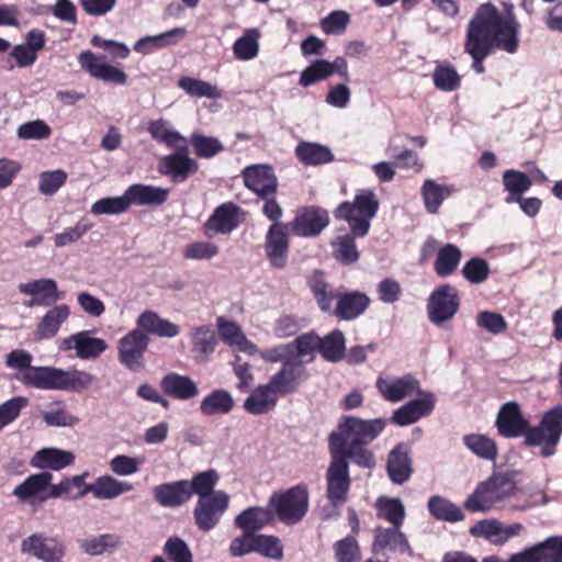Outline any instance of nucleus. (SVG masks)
Wrapping results in <instances>:
<instances>
[{"label": "nucleus", "mask_w": 562, "mask_h": 562, "mask_svg": "<svg viewBox=\"0 0 562 562\" xmlns=\"http://www.w3.org/2000/svg\"><path fill=\"white\" fill-rule=\"evenodd\" d=\"M517 23L510 15L501 14L490 4H482L470 21L464 50L473 59L477 74L484 71L483 60L494 47L515 53L517 49Z\"/></svg>", "instance_id": "obj_1"}, {"label": "nucleus", "mask_w": 562, "mask_h": 562, "mask_svg": "<svg viewBox=\"0 0 562 562\" xmlns=\"http://www.w3.org/2000/svg\"><path fill=\"white\" fill-rule=\"evenodd\" d=\"M517 492L514 472L493 473L467 497L463 507L471 513H488L501 508L502 504L516 496Z\"/></svg>", "instance_id": "obj_2"}, {"label": "nucleus", "mask_w": 562, "mask_h": 562, "mask_svg": "<svg viewBox=\"0 0 562 562\" xmlns=\"http://www.w3.org/2000/svg\"><path fill=\"white\" fill-rule=\"evenodd\" d=\"M379 200L372 190H360L352 202L341 203L336 215L347 221L355 237H363L370 229V221L376 215Z\"/></svg>", "instance_id": "obj_3"}, {"label": "nucleus", "mask_w": 562, "mask_h": 562, "mask_svg": "<svg viewBox=\"0 0 562 562\" xmlns=\"http://www.w3.org/2000/svg\"><path fill=\"white\" fill-rule=\"evenodd\" d=\"M528 446H540V454L544 458L555 453V447L562 435V406L558 405L547 412L540 424L527 428L524 434Z\"/></svg>", "instance_id": "obj_4"}, {"label": "nucleus", "mask_w": 562, "mask_h": 562, "mask_svg": "<svg viewBox=\"0 0 562 562\" xmlns=\"http://www.w3.org/2000/svg\"><path fill=\"white\" fill-rule=\"evenodd\" d=\"M384 426L382 419L363 420L347 416L340 422L338 431L329 436V449L333 441L340 443V453L347 445H367L379 436Z\"/></svg>", "instance_id": "obj_5"}, {"label": "nucleus", "mask_w": 562, "mask_h": 562, "mask_svg": "<svg viewBox=\"0 0 562 562\" xmlns=\"http://www.w3.org/2000/svg\"><path fill=\"white\" fill-rule=\"evenodd\" d=\"M273 516L286 525L297 524L308 509L307 488L302 485L291 487L281 493H274L269 499Z\"/></svg>", "instance_id": "obj_6"}, {"label": "nucleus", "mask_w": 562, "mask_h": 562, "mask_svg": "<svg viewBox=\"0 0 562 562\" xmlns=\"http://www.w3.org/2000/svg\"><path fill=\"white\" fill-rule=\"evenodd\" d=\"M340 443L333 441L330 464L326 472V494L334 507L342 506L347 502L350 488L349 464L340 453Z\"/></svg>", "instance_id": "obj_7"}, {"label": "nucleus", "mask_w": 562, "mask_h": 562, "mask_svg": "<svg viewBox=\"0 0 562 562\" xmlns=\"http://www.w3.org/2000/svg\"><path fill=\"white\" fill-rule=\"evenodd\" d=\"M459 297L450 284L440 285L429 296L427 302V315L436 326H442L453 318L459 310Z\"/></svg>", "instance_id": "obj_8"}, {"label": "nucleus", "mask_w": 562, "mask_h": 562, "mask_svg": "<svg viewBox=\"0 0 562 562\" xmlns=\"http://www.w3.org/2000/svg\"><path fill=\"white\" fill-rule=\"evenodd\" d=\"M229 504V495L224 491H217L211 497L199 498L193 517L200 530L209 531L221 520Z\"/></svg>", "instance_id": "obj_9"}, {"label": "nucleus", "mask_w": 562, "mask_h": 562, "mask_svg": "<svg viewBox=\"0 0 562 562\" xmlns=\"http://www.w3.org/2000/svg\"><path fill=\"white\" fill-rule=\"evenodd\" d=\"M149 337L140 329H132L125 334L117 344L120 362L130 370H137L144 366L145 352L149 345Z\"/></svg>", "instance_id": "obj_10"}, {"label": "nucleus", "mask_w": 562, "mask_h": 562, "mask_svg": "<svg viewBox=\"0 0 562 562\" xmlns=\"http://www.w3.org/2000/svg\"><path fill=\"white\" fill-rule=\"evenodd\" d=\"M58 349L60 351L74 350L76 357L81 360H94L108 349V344L102 338L93 337L90 330H80L61 338Z\"/></svg>", "instance_id": "obj_11"}, {"label": "nucleus", "mask_w": 562, "mask_h": 562, "mask_svg": "<svg viewBox=\"0 0 562 562\" xmlns=\"http://www.w3.org/2000/svg\"><path fill=\"white\" fill-rule=\"evenodd\" d=\"M507 562H562V536L549 537L513 554Z\"/></svg>", "instance_id": "obj_12"}, {"label": "nucleus", "mask_w": 562, "mask_h": 562, "mask_svg": "<svg viewBox=\"0 0 562 562\" xmlns=\"http://www.w3.org/2000/svg\"><path fill=\"white\" fill-rule=\"evenodd\" d=\"M79 64L97 79L116 85H125L127 81V75L123 70L108 64L104 56H98L90 50L79 55Z\"/></svg>", "instance_id": "obj_13"}, {"label": "nucleus", "mask_w": 562, "mask_h": 562, "mask_svg": "<svg viewBox=\"0 0 562 562\" xmlns=\"http://www.w3.org/2000/svg\"><path fill=\"white\" fill-rule=\"evenodd\" d=\"M529 422L524 417L517 402H507L502 405L496 416V428L505 438H517L524 435Z\"/></svg>", "instance_id": "obj_14"}, {"label": "nucleus", "mask_w": 562, "mask_h": 562, "mask_svg": "<svg viewBox=\"0 0 562 562\" xmlns=\"http://www.w3.org/2000/svg\"><path fill=\"white\" fill-rule=\"evenodd\" d=\"M69 317L70 307L67 304L52 306L38 318L33 331L34 339L43 341L55 338Z\"/></svg>", "instance_id": "obj_15"}, {"label": "nucleus", "mask_w": 562, "mask_h": 562, "mask_svg": "<svg viewBox=\"0 0 562 562\" xmlns=\"http://www.w3.org/2000/svg\"><path fill=\"white\" fill-rule=\"evenodd\" d=\"M243 178L246 188L255 192L259 198H266L267 194H276L278 189V179L268 165H254L246 167L243 171Z\"/></svg>", "instance_id": "obj_16"}, {"label": "nucleus", "mask_w": 562, "mask_h": 562, "mask_svg": "<svg viewBox=\"0 0 562 562\" xmlns=\"http://www.w3.org/2000/svg\"><path fill=\"white\" fill-rule=\"evenodd\" d=\"M305 376L306 371L302 362L288 361L270 378L268 383L278 396L286 395L295 392Z\"/></svg>", "instance_id": "obj_17"}, {"label": "nucleus", "mask_w": 562, "mask_h": 562, "mask_svg": "<svg viewBox=\"0 0 562 562\" xmlns=\"http://www.w3.org/2000/svg\"><path fill=\"white\" fill-rule=\"evenodd\" d=\"M19 291L25 295L34 296L27 306H46L59 301L61 294L58 291L57 282L54 279H37L19 284Z\"/></svg>", "instance_id": "obj_18"}, {"label": "nucleus", "mask_w": 562, "mask_h": 562, "mask_svg": "<svg viewBox=\"0 0 562 562\" xmlns=\"http://www.w3.org/2000/svg\"><path fill=\"white\" fill-rule=\"evenodd\" d=\"M422 397L413 400L394 411L392 420L398 426H407L416 423L422 417L428 416L435 407L432 393L422 392Z\"/></svg>", "instance_id": "obj_19"}, {"label": "nucleus", "mask_w": 562, "mask_h": 562, "mask_svg": "<svg viewBox=\"0 0 562 562\" xmlns=\"http://www.w3.org/2000/svg\"><path fill=\"white\" fill-rule=\"evenodd\" d=\"M289 240L285 228L280 223L270 226L266 235V252L270 263L282 269L288 262Z\"/></svg>", "instance_id": "obj_20"}, {"label": "nucleus", "mask_w": 562, "mask_h": 562, "mask_svg": "<svg viewBox=\"0 0 562 562\" xmlns=\"http://www.w3.org/2000/svg\"><path fill=\"white\" fill-rule=\"evenodd\" d=\"M376 387L383 397L390 402H400L414 393L422 394L418 381L409 374L395 379L379 378Z\"/></svg>", "instance_id": "obj_21"}, {"label": "nucleus", "mask_w": 562, "mask_h": 562, "mask_svg": "<svg viewBox=\"0 0 562 562\" xmlns=\"http://www.w3.org/2000/svg\"><path fill=\"white\" fill-rule=\"evenodd\" d=\"M370 297L359 291L338 293L333 315L344 321H352L364 313L370 305Z\"/></svg>", "instance_id": "obj_22"}, {"label": "nucleus", "mask_w": 562, "mask_h": 562, "mask_svg": "<svg viewBox=\"0 0 562 562\" xmlns=\"http://www.w3.org/2000/svg\"><path fill=\"white\" fill-rule=\"evenodd\" d=\"M75 462V454L69 450L55 447L42 448L31 459L30 464L40 470L60 471Z\"/></svg>", "instance_id": "obj_23"}, {"label": "nucleus", "mask_w": 562, "mask_h": 562, "mask_svg": "<svg viewBox=\"0 0 562 562\" xmlns=\"http://www.w3.org/2000/svg\"><path fill=\"white\" fill-rule=\"evenodd\" d=\"M138 326L146 335H155L161 338H175L179 335L180 328L177 324L162 318L154 311H144L136 319Z\"/></svg>", "instance_id": "obj_24"}, {"label": "nucleus", "mask_w": 562, "mask_h": 562, "mask_svg": "<svg viewBox=\"0 0 562 562\" xmlns=\"http://www.w3.org/2000/svg\"><path fill=\"white\" fill-rule=\"evenodd\" d=\"M239 209L232 203L218 206L205 223V234L213 236L215 234H228L238 225Z\"/></svg>", "instance_id": "obj_25"}, {"label": "nucleus", "mask_w": 562, "mask_h": 562, "mask_svg": "<svg viewBox=\"0 0 562 562\" xmlns=\"http://www.w3.org/2000/svg\"><path fill=\"white\" fill-rule=\"evenodd\" d=\"M21 552L30 554L38 560L47 561L60 559L64 553L61 544H50V541L41 533H33L25 538L21 543Z\"/></svg>", "instance_id": "obj_26"}, {"label": "nucleus", "mask_w": 562, "mask_h": 562, "mask_svg": "<svg viewBox=\"0 0 562 562\" xmlns=\"http://www.w3.org/2000/svg\"><path fill=\"white\" fill-rule=\"evenodd\" d=\"M157 503L164 507H178L190 499V484L187 480L164 483L154 488Z\"/></svg>", "instance_id": "obj_27"}, {"label": "nucleus", "mask_w": 562, "mask_h": 562, "mask_svg": "<svg viewBox=\"0 0 562 562\" xmlns=\"http://www.w3.org/2000/svg\"><path fill=\"white\" fill-rule=\"evenodd\" d=\"M52 480L53 474L48 471L32 474L14 487L13 495L22 502L33 498L43 502L42 497L48 492Z\"/></svg>", "instance_id": "obj_28"}, {"label": "nucleus", "mask_w": 562, "mask_h": 562, "mask_svg": "<svg viewBox=\"0 0 562 562\" xmlns=\"http://www.w3.org/2000/svg\"><path fill=\"white\" fill-rule=\"evenodd\" d=\"M328 222L326 212L305 209L296 215L292 224V231L300 236H315L328 225Z\"/></svg>", "instance_id": "obj_29"}, {"label": "nucleus", "mask_w": 562, "mask_h": 562, "mask_svg": "<svg viewBox=\"0 0 562 562\" xmlns=\"http://www.w3.org/2000/svg\"><path fill=\"white\" fill-rule=\"evenodd\" d=\"M128 205H160L168 200L169 190L166 188L133 184L125 190Z\"/></svg>", "instance_id": "obj_30"}, {"label": "nucleus", "mask_w": 562, "mask_h": 562, "mask_svg": "<svg viewBox=\"0 0 562 562\" xmlns=\"http://www.w3.org/2000/svg\"><path fill=\"white\" fill-rule=\"evenodd\" d=\"M61 370L54 367L30 368L29 371L23 372L22 381L27 385L42 390H60Z\"/></svg>", "instance_id": "obj_31"}, {"label": "nucleus", "mask_w": 562, "mask_h": 562, "mask_svg": "<svg viewBox=\"0 0 562 562\" xmlns=\"http://www.w3.org/2000/svg\"><path fill=\"white\" fill-rule=\"evenodd\" d=\"M160 172L171 177L173 181H184L195 172L198 164L187 154L176 153L164 157L159 164Z\"/></svg>", "instance_id": "obj_32"}, {"label": "nucleus", "mask_w": 562, "mask_h": 562, "mask_svg": "<svg viewBox=\"0 0 562 562\" xmlns=\"http://www.w3.org/2000/svg\"><path fill=\"white\" fill-rule=\"evenodd\" d=\"M278 398L269 383L260 384L244 401V408L251 415H263L277 406Z\"/></svg>", "instance_id": "obj_33"}, {"label": "nucleus", "mask_w": 562, "mask_h": 562, "mask_svg": "<svg viewBox=\"0 0 562 562\" xmlns=\"http://www.w3.org/2000/svg\"><path fill=\"white\" fill-rule=\"evenodd\" d=\"M386 470L390 480L403 484L412 474V460L405 446L398 445L389 454Z\"/></svg>", "instance_id": "obj_34"}, {"label": "nucleus", "mask_w": 562, "mask_h": 562, "mask_svg": "<svg viewBox=\"0 0 562 562\" xmlns=\"http://www.w3.org/2000/svg\"><path fill=\"white\" fill-rule=\"evenodd\" d=\"M147 131L151 138L158 143H162L176 150L187 149L186 138L178 131L172 130L170 122L165 119L149 121Z\"/></svg>", "instance_id": "obj_35"}, {"label": "nucleus", "mask_w": 562, "mask_h": 562, "mask_svg": "<svg viewBox=\"0 0 562 562\" xmlns=\"http://www.w3.org/2000/svg\"><path fill=\"white\" fill-rule=\"evenodd\" d=\"M217 327L221 338L231 347L239 351L254 355L257 352V346L244 335L240 326L235 322L226 321L224 317L217 318Z\"/></svg>", "instance_id": "obj_36"}, {"label": "nucleus", "mask_w": 562, "mask_h": 562, "mask_svg": "<svg viewBox=\"0 0 562 562\" xmlns=\"http://www.w3.org/2000/svg\"><path fill=\"white\" fill-rule=\"evenodd\" d=\"M164 392L178 400H191L199 394L196 383L187 375L169 373L161 379Z\"/></svg>", "instance_id": "obj_37"}, {"label": "nucleus", "mask_w": 562, "mask_h": 562, "mask_svg": "<svg viewBox=\"0 0 562 562\" xmlns=\"http://www.w3.org/2000/svg\"><path fill=\"white\" fill-rule=\"evenodd\" d=\"M390 549L408 557L413 555V551L404 533L400 531V527L376 528L374 538V550Z\"/></svg>", "instance_id": "obj_38"}, {"label": "nucleus", "mask_w": 562, "mask_h": 562, "mask_svg": "<svg viewBox=\"0 0 562 562\" xmlns=\"http://www.w3.org/2000/svg\"><path fill=\"white\" fill-rule=\"evenodd\" d=\"M273 513L271 507H249L243 510L235 518V524L244 531L255 533L266 525L273 521Z\"/></svg>", "instance_id": "obj_39"}, {"label": "nucleus", "mask_w": 562, "mask_h": 562, "mask_svg": "<svg viewBox=\"0 0 562 562\" xmlns=\"http://www.w3.org/2000/svg\"><path fill=\"white\" fill-rule=\"evenodd\" d=\"M234 405L232 394L226 390L217 389L203 397L200 411L204 416L225 415L233 411Z\"/></svg>", "instance_id": "obj_40"}, {"label": "nucleus", "mask_w": 562, "mask_h": 562, "mask_svg": "<svg viewBox=\"0 0 562 562\" xmlns=\"http://www.w3.org/2000/svg\"><path fill=\"white\" fill-rule=\"evenodd\" d=\"M430 515L437 520L458 522L464 520V514L461 508L448 498L434 495L427 504Z\"/></svg>", "instance_id": "obj_41"}, {"label": "nucleus", "mask_w": 562, "mask_h": 562, "mask_svg": "<svg viewBox=\"0 0 562 562\" xmlns=\"http://www.w3.org/2000/svg\"><path fill=\"white\" fill-rule=\"evenodd\" d=\"M295 153L305 165H321L334 160L330 148L318 143L302 142L296 146Z\"/></svg>", "instance_id": "obj_42"}, {"label": "nucleus", "mask_w": 562, "mask_h": 562, "mask_svg": "<svg viewBox=\"0 0 562 562\" xmlns=\"http://www.w3.org/2000/svg\"><path fill=\"white\" fill-rule=\"evenodd\" d=\"M451 194V189L448 186L439 184L431 179H427L422 187V196L426 210L436 214L439 211L445 199Z\"/></svg>", "instance_id": "obj_43"}, {"label": "nucleus", "mask_w": 562, "mask_h": 562, "mask_svg": "<svg viewBox=\"0 0 562 562\" xmlns=\"http://www.w3.org/2000/svg\"><path fill=\"white\" fill-rule=\"evenodd\" d=\"M465 447L479 458L494 461L497 458L498 449L496 442L481 434H471L463 437Z\"/></svg>", "instance_id": "obj_44"}, {"label": "nucleus", "mask_w": 562, "mask_h": 562, "mask_svg": "<svg viewBox=\"0 0 562 562\" xmlns=\"http://www.w3.org/2000/svg\"><path fill=\"white\" fill-rule=\"evenodd\" d=\"M260 33L257 29H248L243 36L236 40L233 45V52L239 60H251L259 53Z\"/></svg>", "instance_id": "obj_45"}, {"label": "nucleus", "mask_w": 562, "mask_h": 562, "mask_svg": "<svg viewBox=\"0 0 562 562\" xmlns=\"http://www.w3.org/2000/svg\"><path fill=\"white\" fill-rule=\"evenodd\" d=\"M461 250L452 244H447L439 249L435 271L440 277H448L453 273L461 260Z\"/></svg>", "instance_id": "obj_46"}, {"label": "nucleus", "mask_w": 562, "mask_h": 562, "mask_svg": "<svg viewBox=\"0 0 562 562\" xmlns=\"http://www.w3.org/2000/svg\"><path fill=\"white\" fill-rule=\"evenodd\" d=\"M379 517L394 527H401L405 518V507L400 498L382 496L376 502Z\"/></svg>", "instance_id": "obj_47"}, {"label": "nucleus", "mask_w": 562, "mask_h": 562, "mask_svg": "<svg viewBox=\"0 0 562 562\" xmlns=\"http://www.w3.org/2000/svg\"><path fill=\"white\" fill-rule=\"evenodd\" d=\"M345 336L338 329L319 338V352L328 361L335 362L340 360L345 355Z\"/></svg>", "instance_id": "obj_48"}, {"label": "nucleus", "mask_w": 562, "mask_h": 562, "mask_svg": "<svg viewBox=\"0 0 562 562\" xmlns=\"http://www.w3.org/2000/svg\"><path fill=\"white\" fill-rule=\"evenodd\" d=\"M192 350L205 360L216 346V336L210 326H199L191 331Z\"/></svg>", "instance_id": "obj_49"}, {"label": "nucleus", "mask_w": 562, "mask_h": 562, "mask_svg": "<svg viewBox=\"0 0 562 562\" xmlns=\"http://www.w3.org/2000/svg\"><path fill=\"white\" fill-rule=\"evenodd\" d=\"M132 488L131 483L119 481L111 475H102L97 479V499H114Z\"/></svg>", "instance_id": "obj_50"}, {"label": "nucleus", "mask_w": 562, "mask_h": 562, "mask_svg": "<svg viewBox=\"0 0 562 562\" xmlns=\"http://www.w3.org/2000/svg\"><path fill=\"white\" fill-rule=\"evenodd\" d=\"M292 344H294V358L296 362H302L303 367L313 361L316 351H319V337L314 334L301 335Z\"/></svg>", "instance_id": "obj_51"}, {"label": "nucleus", "mask_w": 562, "mask_h": 562, "mask_svg": "<svg viewBox=\"0 0 562 562\" xmlns=\"http://www.w3.org/2000/svg\"><path fill=\"white\" fill-rule=\"evenodd\" d=\"M61 389L64 391L80 392L90 387L95 376L78 369L61 370Z\"/></svg>", "instance_id": "obj_52"}, {"label": "nucleus", "mask_w": 562, "mask_h": 562, "mask_svg": "<svg viewBox=\"0 0 562 562\" xmlns=\"http://www.w3.org/2000/svg\"><path fill=\"white\" fill-rule=\"evenodd\" d=\"M186 34V29L183 27H176L170 31H167L165 33L154 35V36H146L140 40H138L134 46V49L142 54H147L151 47H164L169 44L175 43L176 41H171L173 37H180Z\"/></svg>", "instance_id": "obj_53"}, {"label": "nucleus", "mask_w": 562, "mask_h": 562, "mask_svg": "<svg viewBox=\"0 0 562 562\" xmlns=\"http://www.w3.org/2000/svg\"><path fill=\"white\" fill-rule=\"evenodd\" d=\"M179 87L188 94L196 98L206 97L210 99L221 98L220 90L210 82L194 79L191 77H182L178 82Z\"/></svg>", "instance_id": "obj_54"}, {"label": "nucleus", "mask_w": 562, "mask_h": 562, "mask_svg": "<svg viewBox=\"0 0 562 562\" xmlns=\"http://www.w3.org/2000/svg\"><path fill=\"white\" fill-rule=\"evenodd\" d=\"M218 481V474L215 470L200 472L193 476L190 484V495L195 493L199 498L211 497L216 491L214 487Z\"/></svg>", "instance_id": "obj_55"}, {"label": "nucleus", "mask_w": 562, "mask_h": 562, "mask_svg": "<svg viewBox=\"0 0 562 562\" xmlns=\"http://www.w3.org/2000/svg\"><path fill=\"white\" fill-rule=\"evenodd\" d=\"M130 209L126 194L121 196L103 198L91 205V213L94 215H119Z\"/></svg>", "instance_id": "obj_56"}, {"label": "nucleus", "mask_w": 562, "mask_h": 562, "mask_svg": "<svg viewBox=\"0 0 562 562\" xmlns=\"http://www.w3.org/2000/svg\"><path fill=\"white\" fill-rule=\"evenodd\" d=\"M329 77H331L329 61L326 59H317L301 72L299 83L306 88L318 81L326 80Z\"/></svg>", "instance_id": "obj_57"}, {"label": "nucleus", "mask_w": 562, "mask_h": 562, "mask_svg": "<svg viewBox=\"0 0 562 562\" xmlns=\"http://www.w3.org/2000/svg\"><path fill=\"white\" fill-rule=\"evenodd\" d=\"M503 183L505 189L516 199L529 190L532 182L530 178L521 171L514 169L506 170L503 175Z\"/></svg>", "instance_id": "obj_58"}, {"label": "nucleus", "mask_w": 562, "mask_h": 562, "mask_svg": "<svg viewBox=\"0 0 562 562\" xmlns=\"http://www.w3.org/2000/svg\"><path fill=\"white\" fill-rule=\"evenodd\" d=\"M255 549L254 551L263 557L280 560L283 557V548L279 538L274 536L254 533Z\"/></svg>", "instance_id": "obj_59"}, {"label": "nucleus", "mask_w": 562, "mask_h": 562, "mask_svg": "<svg viewBox=\"0 0 562 562\" xmlns=\"http://www.w3.org/2000/svg\"><path fill=\"white\" fill-rule=\"evenodd\" d=\"M42 417L48 426L53 427H70L79 422L65 409L61 403L52 404L49 409L43 412Z\"/></svg>", "instance_id": "obj_60"}, {"label": "nucleus", "mask_w": 562, "mask_h": 562, "mask_svg": "<svg viewBox=\"0 0 562 562\" xmlns=\"http://www.w3.org/2000/svg\"><path fill=\"white\" fill-rule=\"evenodd\" d=\"M311 289L319 308L333 314V302L337 301L338 293H335L321 277H315L312 280Z\"/></svg>", "instance_id": "obj_61"}, {"label": "nucleus", "mask_w": 562, "mask_h": 562, "mask_svg": "<svg viewBox=\"0 0 562 562\" xmlns=\"http://www.w3.org/2000/svg\"><path fill=\"white\" fill-rule=\"evenodd\" d=\"M491 270L487 261L477 257L467 261L462 268L464 279L473 284H481L485 282Z\"/></svg>", "instance_id": "obj_62"}, {"label": "nucleus", "mask_w": 562, "mask_h": 562, "mask_svg": "<svg viewBox=\"0 0 562 562\" xmlns=\"http://www.w3.org/2000/svg\"><path fill=\"white\" fill-rule=\"evenodd\" d=\"M432 78L435 86L442 91H453L460 85L458 72L449 65L437 66Z\"/></svg>", "instance_id": "obj_63"}, {"label": "nucleus", "mask_w": 562, "mask_h": 562, "mask_svg": "<svg viewBox=\"0 0 562 562\" xmlns=\"http://www.w3.org/2000/svg\"><path fill=\"white\" fill-rule=\"evenodd\" d=\"M334 552L337 562H359L361 558L358 542L352 537L337 541Z\"/></svg>", "instance_id": "obj_64"}]
</instances>
